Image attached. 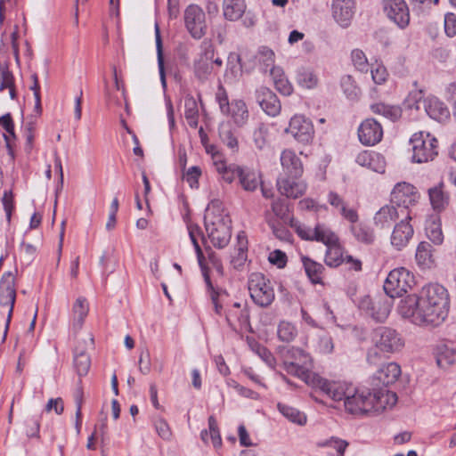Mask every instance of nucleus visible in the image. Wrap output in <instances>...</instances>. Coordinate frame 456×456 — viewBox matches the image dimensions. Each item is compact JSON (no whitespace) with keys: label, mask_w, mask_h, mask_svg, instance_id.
Instances as JSON below:
<instances>
[{"label":"nucleus","mask_w":456,"mask_h":456,"mask_svg":"<svg viewBox=\"0 0 456 456\" xmlns=\"http://www.w3.org/2000/svg\"><path fill=\"white\" fill-rule=\"evenodd\" d=\"M401 375V367L396 362L382 365L371 379L372 389L354 387L352 385L344 388V408L354 416H376L387 408H392L397 402L395 393L387 389Z\"/></svg>","instance_id":"f257e3e1"},{"label":"nucleus","mask_w":456,"mask_h":456,"mask_svg":"<svg viewBox=\"0 0 456 456\" xmlns=\"http://www.w3.org/2000/svg\"><path fill=\"white\" fill-rule=\"evenodd\" d=\"M450 299L447 289L438 284L424 286L419 295L412 294L401 299L399 314L416 325L437 326L448 315Z\"/></svg>","instance_id":"f03ea898"},{"label":"nucleus","mask_w":456,"mask_h":456,"mask_svg":"<svg viewBox=\"0 0 456 456\" xmlns=\"http://www.w3.org/2000/svg\"><path fill=\"white\" fill-rule=\"evenodd\" d=\"M297 235L305 240H316L327 247L325 263L330 267H338L342 265V248L339 245V238L329 227L322 224H317L314 228L306 225H297Z\"/></svg>","instance_id":"7ed1b4c3"},{"label":"nucleus","mask_w":456,"mask_h":456,"mask_svg":"<svg viewBox=\"0 0 456 456\" xmlns=\"http://www.w3.org/2000/svg\"><path fill=\"white\" fill-rule=\"evenodd\" d=\"M282 365L288 374L297 377L305 383L319 387L334 402H340L342 400L340 385L336 381L328 380L313 373L310 369H307L305 362H296L284 358Z\"/></svg>","instance_id":"20e7f679"},{"label":"nucleus","mask_w":456,"mask_h":456,"mask_svg":"<svg viewBox=\"0 0 456 456\" xmlns=\"http://www.w3.org/2000/svg\"><path fill=\"white\" fill-rule=\"evenodd\" d=\"M232 221L227 215L214 214L207 209L204 216V225L208 237L215 248H224L228 245L232 237Z\"/></svg>","instance_id":"39448f33"},{"label":"nucleus","mask_w":456,"mask_h":456,"mask_svg":"<svg viewBox=\"0 0 456 456\" xmlns=\"http://www.w3.org/2000/svg\"><path fill=\"white\" fill-rule=\"evenodd\" d=\"M248 290L255 304L261 307L269 306L275 294L272 282L262 273H252L248 277Z\"/></svg>","instance_id":"423d86ee"},{"label":"nucleus","mask_w":456,"mask_h":456,"mask_svg":"<svg viewBox=\"0 0 456 456\" xmlns=\"http://www.w3.org/2000/svg\"><path fill=\"white\" fill-rule=\"evenodd\" d=\"M412 147V161L425 163L433 160L438 154V142L429 134L415 133L410 139Z\"/></svg>","instance_id":"0eeeda50"},{"label":"nucleus","mask_w":456,"mask_h":456,"mask_svg":"<svg viewBox=\"0 0 456 456\" xmlns=\"http://www.w3.org/2000/svg\"><path fill=\"white\" fill-rule=\"evenodd\" d=\"M415 284L413 274L404 267L392 270L384 283V290L390 297H402Z\"/></svg>","instance_id":"6e6552de"},{"label":"nucleus","mask_w":456,"mask_h":456,"mask_svg":"<svg viewBox=\"0 0 456 456\" xmlns=\"http://www.w3.org/2000/svg\"><path fill=\"white\" fill-rule=\"evenodd\" d=\"M392 305L393 297L389 296L376 297L374 298L367 296L362 297L358 303V307L377 322H384L387 320L391 312Z\"/></svg>","instance_id":"1a4fd4ad"},{"label":"nucleus","mask_w":456,"mask_h":456,"mask_svg":"<svg viewBox=\"0 0 456 456\" xmlns=\"http://www.w3.org/2000/svg\"><path fill=\"white\" fill-rule=\"evenodd\" d=\"M419 199L417 189L406 182L397 183L391 192V203L397 206L402 216H405Z\"/></svg>","instance_id":"9d476101"},{"label":"nucleus","mask_w":456,"mask_h":456,"mask_svg":"<svg viewBox=\"0 0 456 456\" xmlns=\"http://www.w3.org/2000/svg\"><path fill=\"white\" fill-rule=\"evenodd\" d=\"M375 346L385 353H395L403 346V340L396 330L387 327H379L372 333Z\"/></svg>","instance_id":"9b49d317"},{"label":"nucleus","mask_w":456,"mask_h":456,"mask_svg":"<svg viewBox=\"0 0 456 456\" xmlns=\"http://www.w3.org/2000/svg\"><path fill=\"white\" fill-rule=\"evenodd\" d=\"M417 110L420 109V103L423 104V108L427 114L433 119L443 123L450 118V111L445 104L436 96H428L421 102L422 92L419 91L415 94Z\"/></svg>","instance_id":"f8f14e48"},{"label":"nucleus","mask_w":456,"mask_h":456,"mask_svg":"<svg viewBox=\"0 0 456 456\" xmlns=\"http://www.w3.org/2000/svg\"><path fill=\"white\" fill-rule=\"evenodd\" d=\"M285 132L290 134L297 142L305 144L312 142L314 134L312 122L303 115L292 117Z\"/></svg>","instance_id":"ddd939ff"},{"label":"nucleus","mask_w":456,"mask_h":456,"mask_svg":"<svg viewBox=\"0 0 456 456\" xmlns=\"http://www.w3.org/2000/svg\"><path fill=\"white\" fill-rule=\"evenodd\" d=\"M16 299L15 277L12 272H5L0 281V305H6L8 309L6 329L10 322Z\"/></svg>","instance_id":"4468645a"},{"label":"nucleus","mask_w":456,"mask_h":456,"mask_svg":"<svg viewBox=\"0 0 456 456\" xmlns=\"http://www.w3.org/2000/svg\"><path fill=\"white\" fill-rule=\"evenodd\" d=\"M383 9L387 18L400 28L409 25L410 12L404 0H383Z\"/></svg>","instance_id":"2eb2a0df"},{"label":"nucleus","mask_w":456,"mask_h":456,"mask_svg":"<svg viewBox=\"0 0 456 456\" xmlns=\"http://www.w3.org/2000/svg\"><path fill=\"white\" fill-rule=\"evenodd\" d=\"M185 26L194 38H201L205 35V13L195 4L189 5L184 12Z\"/></svg>","instance_id":"dca6fc26"},{"label":"nucleus","mask_w":456,"mask_h":456,"mask_svg":"<svg viewBox=\"0 0 456 456\" xmlns=\"http://www.w3.org/2000/svg\"><path fill=\"white\" fill-rule=\"evenodd\" d=\"M360 142L367 146H373L379 142L383 137V128L374 118H366L358 128Z\"/></svg>","instance_id":"f3484780"},{"label":"nucleus","mask_w":456,"mask_h":456,"mask_svg":"<svg viewBox=\"0 0 456 456\" xmlns=\"http://www.w3.org/2000/svg\"><path fill=\"white\" fill-rule=\"evenodd\" d=\"M256 102L269 116L276 117L281 110V102L277 95L268 87L260 86L255 92Z\"/></svg>","instance_id":"a211bd4d"},{"label":"nucleus","mask_w":456,"mask_h":456,"mask_svg":"<svg viewBox=\"0 0 456 456\" xmlns=\"http://www.w3.org/2000/svg\"><path fill=\"white\" fill-rule=\"evenodd\" d=\"M411 219V211H407L404 219L396 224L391 235V244L398 250L404 248L413 235V228L409 221Z\"/></svg>","instance_id":"6ab92c4d"},{"label":"nucleus","mask_w":456,"mask_h":456,"mask_svg":"<svg viewBox=\"0 0 456 456\" xmlns=\"http://www.w3.org/2000/svg\"><path fill=\"white\" fill-rule=\"evenodd\" d=\"M277 188L281 194L288 198L297 199L305 193L306 185L298 178L281 176L277 179Z\"/></svg>","instance_id":"aec40b11"},{"label":"nucleus","mask_w":456,"mask_h":456,"mask_svg":"<svg viewBox=\"0 0 456 456\" xmlns=\"http://www.w3.org/2000/svg\"><path fill=\"white\" fill-rule=\"evenodd\" d=\"M248 259V238L245 232H240L236 237V245L231 255L230 265L237 271H241Z\"/></svg>","instance_id":"412c9836"},{"label":"nucleus","mask_w":456,"mask_h":456,"mask_svg":"<svg viewBox=\"0 0 456 456\" xmlns=\"http://www.w3.org/2000/svg\"><path fill=\"white\" fill-rule=\"evenodd\" d=\"M281 163L285 172V176L299 178L302 175V162L293 151L284 150L281 155Z\"/></svg>","instance_id":"4be33fe9"},{"label":"nucleus","mask_w":456,"mask_h":456,"mask_svg":"<svg viewBox=\"0 0 456 456\" xmlns=\"http://www.w3.org/2000/svg\"><path fill=\"white\" fill-rule=\"evenodd\" d=\"M227 324L232 330H236L235 321L238 322L241 329L247 330L250 327L249 313L246 307H241L240 303H234L225 314Z\"/></svg>","instance_id":"5701e85b"},{"label":"nucleus","mask_w":456,"mask_h":456,"mask_svg":"<svg viewBox=\"0 0 456 456\" xmlns=\"http://www.w3.org/2000/svg\"><path fill=\"white\" fill-rule=\"evenodd\" d=\"M400 215H402L400 209H397L393 204L385 205L376 212L373 217L374 225L380 229L389 228Z\"/></svg>","instance_id":"b1692460"},{"label":"nucleus","mask_w":456,"mask_h":456,"mask_svg":"<svg viewBox=\"0 0 456 456\" xmlns=\"http://www.w3.org/2000/svg\"><path fill=\"white\" fill-rule=\"evenodd\" d=\"M433 209L436 212L444 211L450 204V196L444 190V183L431 187L428 191Z\"/></svg>","instance_id":"393cba45"},{"label":"nucleus","mask_w":456,"mask_h":456,"mask_svg":"<svg viewBox=\"0 0 456 456\" xmlns=\"http://www.w3.org/2000/svg\"><path fill=\"white\" fill-rule=\"evenodd\" d=\"M202 275L204 277L208 293L209 294L210 299L214 305V310L216 314L221 315L224 307V297H227L228 294L225 290L216 289L213 286L208 271H204Z\"/></svg>","instance_id":"a878e982"},{"label":"nucleus","mask_w":456,"mask_h":456,"mask_svg":"<svg viewBox=\"0 0 456 456\" xmlns=\"http://www.w3.org/2000/svg\"><path fill=\"white\" fill-rule=\"evenodd\" d=\"M245 0H224L223 12L226 20L235 21L240 19L246 12Z\"/></svg>","instance_id":"bb28decb"},{"label":"nucleus","mask_w":456,"mask_h":456,"mask_svg":"<svg viewBox=\"0 0 456 456\" xmlns=\"http://www.w3.org/2000/svg\"><path fill=\"white\" fill-rule=\"evenodd\" d=\"M229 116L232 118L237 126H243L248 122L249 113L244 101L234 100L231 102Z\"/></svg>","instance_id":"cd10ccee"},{"label":"nucleus","mask_w":456,"mask_h":456,"mask_svg":"<svg viewBox=\"0 0 456 456\" xmlns=\"http://www.w3.org/2000/svg\"><path fill=\"white\" fill-rule=\"evenodd\" d=\"M370 110L374 114L382 116L393 122L398 120L402 116V109L396 105L378 102L371 104Z\"/></svg>","instance_id":"c85d7f7f"},{"label":"nucleus","mask_w":456,"mask_h":456,"mask_svg":"<svg viewBox=\"0 0 456 456\" xmlns=\"http://www.w3.org/2000/svg\"><path fill=\"white\" fill-rule=\"evenodd\" d=\"M239 183L247 191H254L260 184V175L254 170L249 168L241 167L240 171Z\"/></svg>","instance_id":"c756f323"},{"label":"nucleus","mask_w":456,"mask_h":456,"mask_svg":"<svg viewBox=\"0 0 456 456\" xmlns=\"http://www.w3.org/2000/svg\"><path fill=\"white\" fill-rule=\"evenodd\" d=\"M188 232H189L190 239L191 240V243L193 244V247H194V249H195V252L197 255L199 265L200 266L202 273H204V271H208V270L204 264L205 257H204L203 252L201 250V248L198 242L197 236L201 235L203 240H205V238L202 235V232H201L200 228L197 224L188 225Z\"/></svg>","instance_id":"7c9ffc66"},{"label":"nucleus","mask_w":456,"mask_h":456,"mask_svg":"<svg viewBox=\"0 0 456 456\" xmlns=\"http://www.w3.org/2000/svg\"><path fill=\"white\" fill-rule=\"evenodd\" d=\"M216 170L221 175L222 179L227 183H232L236 178L239 179L241 167L235 164L227 166L224 162H215Z\"/></svg>","instance_id":"2f4dec72"},{"label":"nucleus","mask_w":456,"mask_h":456,"mask_svg":"<svg viewBox=\"0 0 456 456\" xmlns=\"http://www.w3.org/2000/svg\"><path fill=\"white\" fill-rule=\"evenodd\" d=\"M436 363L440 368H447L456 362V349L445 345L440 346L436 354Z\"/></svg>","instance_id":"473e14b6"},{"label":"nucleus","mask_w":456,"mask_h":456,"mask_svg":"<svg viewBox=\"0 0 456 456\" xmlns=\"http://www.w3.org/2000/svg\"><path fill=\"white\" fill-rule=\"evenodd\" d=\"M88 304L85 297H78L73 305L72 312H73V326L74 328L79 330L81 329L85 318L88 314Z\"/></svg>","instance_id":"72a5a7b5"},{"label":"nucleus","mask_w":456,"mask_h":456,"mask_svg":"<svg viewBox=\"0 0 456 456\" xmlns=\"http://www.w3.org/2000/svg\"><path fill=\"white\" fill-rule=\"evenodd\" d=\"M349 231L359 242L371 244L374 241L375 235L373 231L361 222L354 224V226H349Z\"/></svg>","instance_id":"f704fd0d"},{"label":"nucleus","mask_w":456,"mask_h":456,"mask_svg":"<svg viewBox=\"0 0 456 456\" xmlns=\"http://www.w3.org/2000/svg\"><path fill=\"white\" fill-rule=\"evenodd\" d=\"M184 117L191 127H197L199 110L196 99L191 95H187L184 98Z\"/></svg>","instance_id":"c9c22d12"},{"label":"nucleus","mask_w":456,"mask_h":456,"mask_svg":"<svg viewBox=\"0 0 456 456\" xmlns=\"http://www.w3.org/2000/svg\"><path fill=\"white\" fill-rule=\"evenodd\" d=\"M302 262L305 273L310 281L314 284L322 282V265L306 256L302 258Z\"/></svg>","instance_id":"e433bc0d"},{"label":"nucleus","mask_w":456,"mask_h":456,"mask_svg":"<svg viewBox=\"0 0 456 456\" xmlns=\"http://www.w3.org/2000/svg\"><path fill=\"white\" fill-rule=\"evenodd\" d=\"M91 366V359L88 354L84 350H78L77 348L74 353V368L78 376H86Z\"/></svg>","instance_id":"4c0bfd02"},{"label":"nucleus","mask_w":456,"mask_h":456,"mask_svg":"<svg viewBox=\"0 0 456 456\" xmlns=\"http://www.w3.org/2000/svg\"><path fill=\"white\" fill-rule=\"evenodd\" d=\"M277 408L279 411L289 421L298 424L304 425L306 422V417L304 413L299 411L297 409L293 408L289 405L279 403L277 404Z\"/></svg>","instance_id":"58836bf2"},{"label":"nucleus","mask_w":456,"mask_h":456,"mask_svg":"<svg viewBox=\"0 0 456 456\" xmlns=\"http://www.w3.org/2000/svg\"><path fill=\"white\" fill-rule=\"evenodd\" d=\"M252 140L256 149L262 151L268 146V126L258 123L252 133Z\"/></svg>","instance_id":"ea45409f"},{"label":"nucleus","mask_w":456,"mask_h":456,"mask_svg":"<svg viewBox=\"0 0 456 456\" xmlns=\"http://www.w3.org/2000/svg\"><path fill=\"white\" fill-rule=\"evenodd\" d=\"M155 40H156V48H157V57H158V66L159 70V77L161 80V84L163 87H166V74L164 68V57H163V45L162 39L160 36V30L159 25H155Z\"/></svg>","instance_id":"a19ab883"},{"label":"nucleus","mask_w":456,"mask_h":456,"mask_svg":"<svg viewBox=\"0 0 456 456\" xmlns=\"http://www.w3.org/2000/svg\"><path fill=\"white\" fill-rule=\"evenodd\" d=\"M277 335L281 341L289 343L296 338L297 330L291 322L282 321L278 325Z\"/></svg>","instance_id":"79ce46f5"},{"label":"nucleus","mask_w":456,"mask_h":456,"mask_svg":"<svg viewBox=\"0 0 456 456\" xmlns=\"http://www.w3.org/2000/svg\"><path fill=\"white\" fill-rule=\"evenodd\" d=\"M284 358L289 359L290 361L296 362H305L307 369L310 370L313 367L311 356L304 350L298 347H291L288 349L286 354L284 355Z\"/></svg>","instance_id":"37998d69"},{"label":"nucleus","mask_w":456,"mask_h":456,"mask_svg":"<svg viewBox=\"0 0 456 456\" xmlns=\"http://www.w3.org/2000/svg\"><path fill=\"white\" fill-rule=\"evenodd\" d=\"M416 260L420 265H429L432 263V246L427 241L418 245L416 250Z\"/></svg>","instance_id":"c03bdc74"},{"label":"nucleus","mask_w":456,"mask_h":456,"mask_svg":"<svg viewBox=\"0 0 456 456\" xmlns=\"http://www.w3.org/2000/svg\"><path fill=\"white\" fill-rule=\"evenodd\" d=\"M0 126H2L5 133L4 134L6 146L11 150V140L15 139L14 124L10 113H6L0 117Z\"/></svg>","instance_id":"a18cd8bd"},{"label":"nucleus","mask_w":456,"mask_h":456,"mask_svg":"<svg viewBox=\"0 0 456 456\" xmlns=\"http://www.w3.org/2000/svg\"><path fill=\"white\" fill-rule=\"evenodd\" d=\"M344 94L351 102H357L362 95L361 89L355 84L352 76H347L346 79L344 78Z\"/></svg>","instance_id":"49530a36"},{"label":"nucleus","mask_w":456,"mask_h":456,"mask_svg":"<svg viewBox=\"0 0 456 456\" xmlns=\"http://www.w3.org/2000/svg\"><path fill=\"white\" fill-rule=\"evenodd\" d=\"M314 342L315 350L320 354H330L333 350L332 339L328 334L324 332L318 334L316 339Z\"/></svg>","instance_id":"de8ad7c7"},{"label":"nucleus","mask_w":456,"mask_h":456,"mask_svg":"<svg viewBox=\"0 0 456 456\" xmlns=\"http://www.w3.org/2000/svg\"><path fill=\"white\" fill-rule=\"evenodd\" d=\"M351 61L354 67L360 72H367L369 62L365 53L360 49H354L351 53Z\"/></svg>","instance_id":"09e8293b"},{"label":"nucleus","mask_w":456,"mask_h":456,"mask_svg":"<svg viewBox=\"0 0 456 456\" xmlns=\"http://www.w3.org/2000/svg\"><path fill=\"white\" fill-rule=\"evenodd\" d=\"M268 224L270 225L273 235L279 239L280 240L290 242L292 240V234L289 230L283 225L282 224L275 221H269Z\"/></svg>","instance_id":"8fccbe9b"},{"label":"nucleus","mask_w":456,"mask_h":456,"mask_svg":"<svg viewBox=\"0 0 456 456\" xmlns=\"http://www.w3.org/2000/svg\"><path fill=\"white\" fill-rule=\"evenodd\" d=\"M298 85L306 89H312L316 86L317 77L310 70H301L297 76Z\"/></svg>","instance_id":"3c124183"},{"label":"nucleus","mask_w":456,"mask_h":456,"mask_svg":"<svg viewBox=\"0 0 456 456\" xmlns=\"http://www.w3.org/2000/svg\"><path fill=\"white\" fill-rule=\"evenodd\" d=\"M272 211L281 221L286 223L289 219V207L285 200L276 199L272 203Z\"/></svg>","instance_id":"603ef678"},{"label":"nucleus","mask_w":456,"mask_h":456,"mask_svg":"<svg viewBox=\"0 0 456 456\" xmlns=\"http://www.w3.org/2000/svg\"><path fill=\"white\" fill-rule=\"evenodd\" d=\"M426 233L428 238L436 245H441L444 241V234L441 225L437 223L432 222L426 227Z\"/></svg>","instance_id":"864d4df0"},{"label":"nucleus","mask_w":456,"mask_h":456,"mask_svg":"<svg viewBox=\"0 0 456 456\" xmlns=\"http://www.w3.org/2000/svg\"><path fill=\"white\" fill-rule=\"evenodd\" d=\"M208 428H209V437L216 450H219L222 447V438L218 429L217 422L213 416L208 418Z\"/></svg>","instance_id":"5fc2aeb1"},{"label":"nucleus","mask_w":456,"mask_h":456,"mask_svg":"<svg viewBox=\"0 0 456 456\" xmlns=\"http://www.w3.org/2000/svg\"><path fill=\"white\" fill-rule=\"evenodd\" d=\"M219 136L221 141L231 150H235L238 147V140L233 135L232 130L227 126L221 125L219 127Z\"/></svg>","instance_id":"6e6d98bb"},{"label":"nucleus","mask_w":456,"mask_h":456,"mask_svg":"<svg viewBox=\"0 0 456 456\" xmlns=\"http://www.w3.org/2000/svg\"><path fill=\"white\" fill-rule=\"evenodd\" d=\"M213 66L211 62L199 59L194 63V72L200 80H205L211 74Z\"/></svg>","instance_id":"4d7b16f0"},{"label":"nucleus","mask_w":456,"mask_h":456,"mask_svg":"<svg viewBox=\"0 0 456 456\" xmlns=\"http://www.w3.org/2000/svg\"><path fill=\"white\" fill-rule=\"evenodd\" d=\"M257 54L259 62L263 63L265 67V71L274 66V53L272 49L267 46H261L258 49Z\"/></svg>","instance_id":"13d9d810"},{"label":"nucleus","mask_w":456,"mask_h":456,"mask_svg":"<svg viewBox=\"0 0 456 456\" xmlns=\"http://www.w3.org/2000/svg\"><path fill=\"white\" fill-rule=\"evenodd\" d=\"M316 445L318 447H330L335 450L334 452H329L331 456H342V440L338 437H330V439H326L323 441L317 442Z\"/></svg>","instance_id":"bf43d9fd"},{"label":"nucleus","mask_w":456,"mask_h":456,"mask_svg":"<svg viewBox=\"0 0 456 456\" xmlns=\"http://www.w3.org/2000/svg\"><path fill=\"white\" fill-rule=\"evenodd\" d=\"M154 428L158 435L164 440H169L172 436V432L167 422L161 417L155 419Z\"/></svg>","instance_id":"052dcab7"},{"label":"nucleus","mask_w":456,"mask_h":456,"mask_svg":"<svg viewBox=\"0 0 456 456\" xmlns=\"http://www.w3.org/2000/svg\"><path fill=\"white\" fill-rule=\"evenodd\" d=\"M254 351L257 354V355L271 368H274L275 366V358L273 354L268 350L265 346H261L259 344H256L254 347Z\"/></svg>","instance_id":"680f3d73"},{"label":"nucleus","mask_w":456,"mask_h":456,"mask_svg":"<svg viewBox=\"0 0 456 456\" xmlns=\"http://www.w3.org/2000/svg\"><path fill=\"white\" fill-rule=\"evenodd\" d=\"M216 100L218 102L221 112L223 114H228L231 103L229 102L227 93L222 85L218 86Z\"/></svg>","instance_id":"e2e57ef3"},{"label":"nucleus","mask_w":456,"mask_h":456,"mask_svg":"<svg viewBox=\"0 0 456 456\" xmlns=\"http://www.w3.org/2000/svg\"><path fill=\"white\" fill-rule=\"evenodd\" d=\"M201 175V169L197 167H190L184 174L183 178L190 184L191 188H197L199 185V178Z\"/></svg>","instance_id":"0e129e2a"},{"label":"nucleus","mask_w":456,"mask_h":456,"mask_svg":"<svg viewBox=\"0 0 456 456\" xmlns=\"http://www.w3.org/2000/svg\"><path fill=\"white\" fill-rule=\"evenodd\" d=\"M356 11L355 0H344V27L350 24Z\"/></svg>","instance_id":"69168bd1"},{"label":"nucleus","mask_w":456,"mask_h":456,"mask_svg":"<svg viewBox=\"0 0 456 456\" xmlns=\"http://www.w3.org/2000/svg\"><path fill=\"white\" fill-rule=\"evenodd\" d=\"M268 260L278 268H283L287 264V256L283 251L275 249L269 254Z\"/></svg>","instance_id":"338daca9"},{"label":"nucleus","mask_w":456,"mask_h":456,"mask_svg":"<svg viewBox=\"0 0 456 456\" xmlns=\"http://www.w3.org/2000/svg\"><path fill=\"white\" fill-rule=\"evenodd\" d=\"M444 31L449 37L456 36V15L452 12L444 16Z\"/></svg>","instance_id":"774afa93"}]
</instances>
